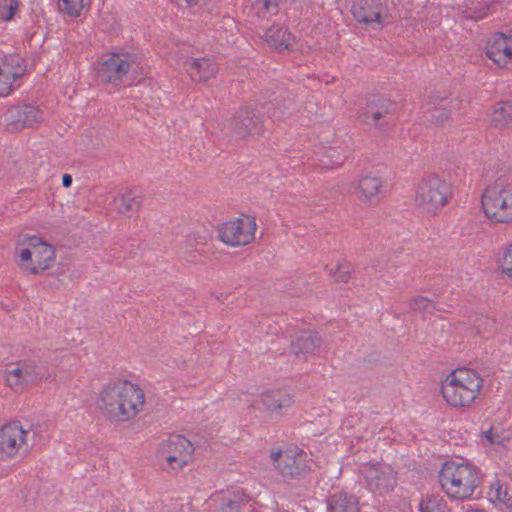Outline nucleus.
Returning a JSON list of instances; mask_svg holds the SVG:
<instances>
[{
    "instance_id": "1",
    "label": "nucleus",
    "mask_w": 512,
    "mask_h": 512,
    "mask_svg": "<svg viewBox=\"0 0 512 512\" xmlns=\"http://www.w3.org/2000/svg\"><path fill=\"white\" fill-rule=\"evenodd\" d=\"M145 394L136 384L127 380L108 383L99 396V409L102 414L116 422H127L144 407Z\"/></svg>"
},
{
    "instance_id": "2",
    "label": "nucleus",
    "mask_w": 512,
    "mask_h": 512,
    "mask_svg": "<svg viewBox=\"0 0 512 512\" xmlns=\"http://www.w3.org/2000/svg\"><path fill=\"white\" fill-rule=\"evenodd\" d=\"M439 480L443 491L452 499L463 501L480 494L477 490L482 481L481 472L469 463L445 462L439 472Z\"/></svg>"
},
{
    "instance_id": "3",
    "label": "nucleus",
    "mask_w": 512,
    "mask_h": 512,
    "mask_svg": "<svg viewBox=\"0 0 512 512\" xmlns=\"http://www.w3.org/2000/svg\"><path fill=\"white\" fill-rule=\"evenodd\" d=\"M482 382L474 370L455 369L442 381L441 394L450 406L467 407L477 398Z\"/></svg>"
},
{
    "instance_id": "4",
    "label": "nucleus",
    "mask_w": 512,
    "mask_h": 512,
    "mask_svg": "<svg viewBox=\"0 0 512 512\" xmlns=\"http://www.w3.org/2000/svg\"><path fill=\"white\" fill-rule=\"evenodd\" d=\"M481 205L484 214L494 223L512 222V183L498 179L486 187Z\"/></svg>"
},
{
    "instance_id": "5",
    "label": "nucleus",
    "mask_w": 512,
    "mask_h": 512,
    "mask_svg": "<svg viewBox=\"0 0 512 512\" xmlns=\"http://www.w3.org/2000/svg\"><path fill=\"white\" fill-rule=\"evenodd\" d=\"M452 191L449 183L437 175L424 177L417 186L415 203L422 212L436 215L446 205Z\"/></svg>"
},
{
    "instance_id": "6",
    "label": "nucleus",
    "mask_w": 512,
    "mask_h": 512,
    "mask_svg": "<svg viewBox=\"0 0 512 512\" xmlns=\"http://www.w3.org/2000/svg\"><path fill=\"white\" fill-rule=\"evenodd\" d=\"M271 460L283 477L300 478L310 470L307 454L297 447L272 452Z\"/></svg>"
},
{
    "instance_id": "7",
    "label": "nucleus",
    "mask_w": 512,
    "mask_h": 512,
    "mask_svg": "<svg viewBox=\"0 0 512 512\" xmlns=\"http://www.w3.org/2000/svg\"><path fill=\"white\" fill-rule=\"evenodd\" d=\"M28 434L29 431L23 429L19 421H13L2 426L0 429V460H9L21 451H28Z\"/></svg>"
},
{
    "instance_id": "8",
    "label": "nucleus",
    "mask_w": 512,
    "mask_h": 512,
    "mask_svg": "<svg viewBox=\"0 0 512 512\" xmlns=\"http://www.w3.org/2000/svg\"><path fill=\"white\" fill-rule=\"evenodd\" d=\"M193 451V444L184 436L171 435L160 443L159 456L171 469L177 470L189 462Z\"/></svg>"
},
{
    "instance_id": "9",
    "label": "nucleus",
    "mask_w": 512,
    "mask_h": 512,
    "mask_svg": "<svg viewBox=\"0 0 512 512\" xmlns=\"http://www.w3.org/2000/svg\"><path fill=\"white\" fill-rule=\"evenodd\" d=\"M17 245H29L33 248V267L31 274H38L52 267L56 259L54 247L36 235L20 234Z\"/></svg>"
},
{
    "instance_id": "10",
    "label": "nucleus",
    "mask_w": 512,
    "mask_h": 512,
    "mask_svg": "<svg viewBox=\"0 0 512 512\" xmlns=\"http://www.w3.org/2000/svg\"><path fill=\"white\" fill-rule=\"evenodd\" d=\"M363 474L369 489L373 492L384 494L392 491L396 485V472L388 464L367 465L363 468Z\"/></svg>"
},
{
    "instance_id": "11",
    "label": "nucleus",
    "mask_w": 512,
    "mask_h": 512,
    "mask_svg": "<svg viewBox=\"0 0 512 512\" xmlns=\"http://www.w3.org/2000/svg\"><path fill=\"white\" fill-rule=\"evenodd\" d=\"M256 228L255 218L247 215L226 222V245L236 247L250 244L255 238Z\"/></svg>"
},
{
    "instance_id": "12",
    "label": "nucleus",
    "mask_w": 512,
    "mask_h": 512,
    "mask_svg": "<svg viewBox=\"0 0 512 512\" xmlns=\"http://www.w3.org/2000/svg\"><path fill=\"white\" fill-rule=\"evenodd\" d=\"M231 130L239 138L259 136L264 132V122L254 109L242 108L231 119Z\"/></svg>"
},
{
    "instance_id": "13",
    "label": "nucleus",
    "mask_w": 512,
    "mask_h": 512,
    "mask_svg": "<svg viewBox=\"0 0 512 512\" xmlns=\"http://www.w3.org/2000/svg\"><path fill=\"white\" fill-rule=\"evenodd\" d=\"M130 66L126 56L113 54L98 65L97 78L103 83L118 85L129 71Z\"/></svg>"
},
{
    "instance_id": "14",
    "label": "nucleus",
    "mask_w": 512,
    "mask_h": 512,
    "mask_svg": "<svg viewBox=\"0 0 512 512\" xmlns=\"http://www.w3.org/2000/svg\"><path fill=\"white\" fill-rule=\"evenodd\" d=\"M42 119V112L34 105L15 106L7 112V128L11 131H17L26 127H33L40 123Z\"/></svg>"
},
{
    "instance_id": "15",
    "label": "nucleus",
    "mask_w": 512,
    "mask_h": 512,
    "mask_svg": "<svg viewBox=\"0 0 512 512\" xmlns=\"http://www.w3.org/2000/svg\"><path fill=\"white\" fill-rule=\"evenodd\" d=\"M356 192L362 203L376 205L385 192L384 182L376 173L368 172L358 179Z\"/></svg>"
},
{
    "instance_id": "16",
    "label": "nucleus",
    "mask_w": 512,
    "mask_h": 512,
    "mask_svg": "<svg viewBox=\"0 0 512 512\" xmlns=\"http://www.w3.org/2000/svg\"><path fill=\"white\" fill-rule=\"evenodd\" d=\"M486 55L498 67L505 68L512 61V36L495 34L486 45Z\"/></svg>"
},
{
    "instance_id": "17",
    "label": "nucleus",
    "mask_w": 512,
    "mask_h": 512,
    "mask_svg": "<svg viewBox=\"0 0 512 512\" xmlns=\"http://www.w3.org/2000/svg\"><path fill=\"white\" fill-rule=\"evenodd\" d=\"M322 338L317 332L302 331L291 343V352L298 358L305 360L308 355L314 354L321 346Z\"/></svg>"
},
{
    "instance_id": "18",
    "label": "nucleus",
    "mask_w": 512,
    "mask_h": 512,
    "mask_svg": "<svg viewBox=\"0 0 512 512\" xmlns=\"http://www.w3.org/2000/svg\"><path fill=\"white\" fill-rule=\"evenodd\" d=\"M264 39L270 47L277 51L291 50L296 43L295 36L290 33L288 28L281 25L269 27L264 34Z\"/></svg>"
},
{
    "instance_id": "19",
    "label": "nucleus",
    "mask_w": 512,
    "mask_h": 512,
    "mask_svg": "<svg viewBox=\"0 0 512 512\" xmlns=\"http://www.w3.org/2000/svg\"><path fill=\"white\" fill-rule=\"evenodd\" d=\"M382 11V4L376 3L374 0H360L352 6V13L355 19L366 24H380L382 21Z\"/></svg>"
},
{
    "instance_id": "20",
    "label": "nucleus",
    "mask_w": 512,
    "mask_h": 512,
    "mask_svg": "<svg viewBox=\"0 0 512 512\" xmlns=\"http://www.w3.org/2000/svg\"><path fill=\"white\" fill-rule=\"evenodd\" d=\"M293 403L292 397L284 390H273L262 396V404L272 415H283Z\"/></svg>"
},
{
    "instance_id": "21",
    "label": "nucleus",
    "mask_w": 512,
    "mask_h": 512,
    "mask_svg": "<svg viewBox=\"0 0 512 512\" xmlns=\"http://www.w3.org/2000/svg\"><path fill=\"white\" fill-rule=\"evenodd\" d=\"M327 509L328 512H359V502L353 494L339 491L327 498Z\"/></svg>"
},
{
    "instance_id": "22",
    "label": "nucleus",
    "mask_w": 512,
    "mask_h": 512,
    "mask_svg": "<svg viewBox=\"0 0 512 512\" xmlns=\"http://www.w3.org/2000/svg\"><path fill=\"white\" fill-rule=\"evenodd\" d=\"M186 70L193 81H206L214 77L218 71L217 64L209 59H194L186 63Z\"/></svg>"
},
{
    "instance_id": "23",
    "label": "nucleus",
    "mask_w": 512,
    "mask_h": 512,
    "mask_svg": "<svg viewBox=\"0 0 512 512\" xmlns=\"http://www.w3.org/2000/svg\"><path fill=\"white\" fill-rule=\"evenodd\" d=\"M351 147L339 141H334L333 145L325 148V157L328 158L327 166L340 167L348 158Z\"/></svg>"
},
{
    "instance_id": "24",
    "label": "nucleus",
    "mask_w": 512,
    "mask_h": 512,
    "mask_svg": "<svg viewBox=\"0 0 512 512\" xmlns=\"http://www.w3.org/2000/svg\"><path fill=\"white\" fill-rule=\"evenodd\" d=\"M23 367L26 380L29 384H35L42 381H47L51 378V374L48 369L37 365L33 360H22L20 361Z\"/></svg>"
},
{
    "instance_id": "25",
    "label": "nucleus",
    "mask_w": 512,
    "mask_h": 512,
    "mask_svg": "<svg viewBox=\"0 0 512 512\" xmlns=\"http://www.w3.org/2000/svg\"><path fill=\"white\" fill-rule=\"evenodd\" d=\"M23 58L19 54H11L5 56L2 66L0 69L3 71L4 76H11L13 80H16L24 74Z\"/></svg>"
},
{
    "instance_id": "26",
    "label": "nucleus",
    "mask_w": 512,
    "mask_h": 512,
    "mask_svg": "<svg viewBox=\"0 0 512 512\" xmlns=\"http://www.w3.org/2000/svg\"><path fill=\"white\" fill-rule=\"evenodd\" d=\"M117 209L122 214L137 212L141 206L140 197L133 191H127L115 199Z\"/></svg>"
},
{
    "instance_id": "27",
    "label": "nucleus",
    "mask_w": 512,
    "mask_h": 512,
    "mask_svg": "<svg viewBox=\"0 0 512 512\" xmlns=\"http://www.w3.org/2000/svg\"><path fill=\"white\" fill-rule=\"evenodd\" d=\"M5 379L15 392H22L30 385L26 380L20 361L17 363V367L5 371Z\"/></svg>"
},
{
    "instance_id": "28",
    "label": "nucleus",
    "mask_w": 512,
    "mask_h": 512,
    "mask_svg": "<svg viewBox=\"0 0 512 512\" xmlns=\"http://www.w3.org/2000/svg\"><path fill=\"white\" fill-rule=\"evenodd\" d=\"M492 123L498 128L512 126V101H505L497 107L492 114Z\"/></svg>"
},
{
    "instance_id": "29",
    "label": "nucleus",
    "mask_w": 512,
    "mask_h": 512,
    "mask_svg": "<svg viewBox=\"0 0 512 512\" xmlns=\"http://www.w3.org/2000/svg\"><path fill=\"white\" fill-rule=\"evenodd\" d=\"M409 309L413 312L434 314L435 312H445L446 310L432 299L423 296H416L409 301Z\"/></svg>"
},
{
    "instance_id": "30",
    "label": "nucleus",
    "mask_w": 512,
    "mask_h": 512,
    "mask_svg": "<svg viewBox=\"0 0 512 512\" xmlns=\"http://www.w3.org/2000/svg\"><path fill=\"white\" fill-rule=\"evenodd\" d=\"M360 117L363 123L376 127H382L389 123V118L376 109L374 102L367 104Z\"/></svg>"
},
{
    "instance_id": "31",
    "label": "nucleus",
    "mask_w": 512,
    "mask_h": 512,
    "mask_svg": "<svg viewBox=\"0 0 512 512\" xmlns=\"http://www.w3.org/2000/svg\"><path fill=\"white\" fill-rule=\"evenodd\" d=\"M16 255L18 256L17 264L19 267L31 273V267H33V248L29 245H18L16 248Z\"/></svg>"
},
{
    "instance_id": "32",
    "label": "nucleus",
    "mask_w": 512,
    "mask_h": 512,
    "mask_svg": "<svg viewBox=\"0 0 512 512\" xmlns=\"http://www.w3.org/2000/svg\"><path fill=\"white\" fill-rule=\"evenodd\" d=\"M450 117V112L445 107H432L424 112V118L430 124L441 126Z\"/></svg>"
},
{
    "instance_id": "33",
    "label": "nucleus",
    "mask_w": 512,
    "mask_h": 512,
    "mask_svg": "<svg viewBox=\"0 0 512 512\" xmlns=\"http://www.w3.org/2000/svg\"><path fill=\"white\" fill-rule=\"evenodd\" d=\"M489 496L494 501L503 503L507 507L512 506V497L509 495L507 488L503 487L498 480L491 484Z\"/></svg>"
},
{
    "instance_id": "34",
    "label": "nucleus",
    "mask_w": 512,
    "mask_h": 512,
    "mask_svg": "<svg viewBox=\"0 0 512 512\" xmlns=\"http://www.w3.org/2000/svg\"><path fill=\"white\" fill-rule=\"evenodd\" d=\"M89 0H59V8L71 17H78Z\"/></svg>"
},
{
    "instance_id": "35",
    "label": "nucleus",
    "mask_w": 512,
    "mask_h": 512,
    "mask_svg": "<svg viewBox=\"0 0 512 512\" xmlns=\"http://www.w3.org/2000/svg\"><path fill=\"white\" fill-rule=\"evenodd\" d=\"M420 512H445V505L437 497H427L419 504Z\"/></svg>"
},
{
    "instance_id": "36",
    "label": "nucleus",
    "mask_w": 512,
    "mask_h": 512,
    "mask_svg": "<svg viewBox=\"0 0 512 512\" xmlns=\"http://www.w3.org/2000/svg\"><path fill=\"white\" fill-rule=\"evenodd\" d=\"M352 267L349 263H342L336 266L335 269L331 268L329 274L335 277V281L346 283L350 279Z\"/></svg>"
},
{
    "instance_id": "37",
    "label": "nucleus",
    "mask_w": 512,
    "mask_h": 512,
    "mask_svg": "<svg viewBox=\"0 0 512 512\" xmlns=\"http://www.w3.org/2000/svg\"><path fill=\"white\" fill-rule=\"evenodd\" d=\"M374 106L378 111H380L384 116L388 117L390 119L391 113L395 110L396 104L393 102H390L388 100H377L373 101Z\"/></svg>"
},
{
    "instance_id": "38",
    "label": "nucleus",
    "mask_w": 512,
    "mask_h": 512,
    "mask_svg": "<svg viewBox=\"0 0 512 512\" xmlns=\"http://www.w3.org/2000/svg\"><path fill=\"white\" fill-rule=\"evenodd\" d=\"M252 4L265 12L274 13L278 7V0H252Z\"/></svg>"
},
{
    "instance_id": "39",
    "label": "nucleus",
    "mask_w": 512,
    "mask_h": 512,
    "mask_svg": "<svg viewBox=\"0 0 512 512\" xmlns=\"http://www.w3.org/2000/svg\"><path fill=\"white\" fill-rule=\"evenodd\" d=\"M18 10V0H13V2H8L6 6L3 7V11L0 12V18L3 21H10L13 19L16 11Z\"/></svg>"
},
{
    "instance_id": "40",
    "label": "nucleus",
    "mask_w": 512,
    "mask_h": 512,
    "mask_svg": "<svg viewBox=\"0 0 512 512\" xmlns=\"http://www.w3.org/2000/svg\"><path fill=\"white\" fill-rule=\"evenodd\" d=\"M501 267L503 272L512 278V244L504 252Z\"/></svg>"
},
{
    "instance_id": "41",
    "label": "nucleus",
    "mask_w": 512,
    "mask_h": 512,
    "mask_svg": "<svg viewBox=\"0 0 512 512\" xmlns=\"http://www.w3.org/2000/svg\"><path fill=\"white\" fill-rule=\"evenodd\" d=\"M3 71L0 69V97L7 96L12 90L13 78L11 76L2 75Z\"/></svg>"
},
{
    "instance_id": "42",
    "label": "nucleus",
    "mask_w": 512,
    "mask_h": 512,
    "mask_svg": "<svg viewBox=\"0 0 512 512\" xmlns=\"http://www.w3.org/2000/svg\"><path fill=\"white\" fill-rule=\"evenodd\" d=\"M482 440H486L489 444H502L503 438L495 431L494 427L482 432Z\"/></svg>"
},
{
    "instance_id": "43",
    "label": "nucleus",
    "mask_w": 512,
    "mask_h": 512,
    "mask_svg": "<svg viewBox=\"0 0 512 512\" xmlns=\"http://www.w3.org/2000/svg\"><path fill=\"white\" fill-rule=\"evenodd\" d=\"M243 504H246V500L244 498L235 501L229 500L226 506L230 508L231 512H238Z\"/></svg>"
},
{
    "instance_id": "44",
    "label": "nucleus",
    "mask_w": 512,
    "mask_h": 512,
    "mask_svg": "<svg viewBox=\"0 0 512 512\" xmlns=\"http://www.w3.org/2000/svg\"><path fill=\"white\" fill-rule=\"evenodd\" d=\"M488 322H490V321L487 318H477L475 320V327H476L477 332L481 333L482 332L483 323L487 324Z\"/></svg>"
},
{
    "instance_id": "45",
    "label": "nucleus",
    "mask_w": 512,
    "mask_h": 512,
    "mask_svg": "<svg viewBox=\"0 0 512 512\" xmlns=\"http://www.w3.org/2000/svg\"><path fill=\"white\" fill-rule=\"evenodd\" d=\"M72 176L70 174H64L63 177H62V185L65 187V188H68L71 186L72 184Z\"/></svg>"
},
{
    "instance_id": "46",
    "label": "nucleus",
    "mask_w": 512,
    "mask_h": 512,
    "mask_svg": "<svg viewBox=\"0 0 512 512\" xmlns=\"http://www.w3.org/2000/svg\"><path fill=\"white\" fill-rule=\"evenodd\" d=\"M185 255H186V259L188 261H191V262H195L196 259H195V255H194V252L190 251V252H185Z\"/></svg>"
},
{
    "instance_id": "47",
    "label": "nucleus",
    "mask_w": 512,
    "mask_h": 512,
    "mask_svg": "<svg viewBox=\"0 0 512 512\" xmlns=\"http://www.w3.org/2000/svg\"><path fill=\"white\" fill-rule=\"evenodd\" d=\"M218 238L220 241L224 242V230L218 225Z\"/></svg>"
},
{
    "instance_id": "48",
    "label": "nucleus",
    "mask_w": 512,
    "mask_h": 512,
    "mask_svg": "<svg viewBox=\"0 0 512 512\" xmlns=\"http://www.w3.org/2000/svg\"><path fill=\"white\" fill-rule=\"evenodd\" d=\"M293 105V101L289 100L288 105L285 107L286 109H290V107Z\"/></svg>"
},
{
    "instance_id": "49",
    "label": "nucleus",
    "mask_w": 512,
    "mask_h": 512,
    "mask_svg": "<svg viewBox=\"0 0 512 512\" xmlns=\"http://www.w3.org/2000/svg\"><path fill=\"white\" fill-rule=\"evenodd\" d=\"M467 512H484V511H481V510H478V509H472V510H468Z\"/></svg>"
},
{
    "instance_id": "50",
    "label": "nucleus",
    "mask_w": 512,
    "mask_h": 512,
    "mask_svg": "<svg viewBox=\"0 0 512 512\" xmlns=\"http://www.w3.org/2000/svg\"><path fill=\"white\" fill-rule=\"evenodd\" d=\"M272 116L276 117V111L274 113H272ZM277 118H279V117L277 116Z\"/></svg>"
},
{
    "instance_id": "51",
    "label": "nucleus",
    "mask_w": 512,
    "mask_h": 512,
    "mask_svg": "<svg viewBox=\"0 0 512 512\" xmlns=\"http://www.w3.org/2000/svg\"><path fill=\"white\" fill-rule=\"evenodd\" d=\"M188 3H191L193 0H186Z\"/></svg>"
},
{
    "instance_id": "52",
    "label": "nucleus",
    "mask_w": 512,
    "mask_h": 512,
    "mask_svg": "<svg viewBox=\"0 0 512 512\" xmlns=\"http://www.w3.org/2000/svg\"><path fill=\"white\" fill-rule=\"evenodd\" d=\"M7 2H13V0H6Z\"/></svg>"
}]
</instances>
